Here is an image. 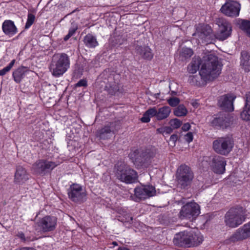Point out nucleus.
<instances>
[{"instance_id": "obj_58", "label": "nucleus", "mask_w": 250, "mask_h": 250, "mask_svg": "<svg viewBox=\"0 0 250 250\" xmlns=\"http://www.w3.org/2000/svg\"><path fill=\"white\" fill-rule=\"evenodd\" d=\"M112 244L114 245V246H117L118 245V244L116 242H112Z\"/></svg>"}, {"instance_id": "obj_6", "label": "nucleus", "mask_w": 250, "mask_h": 250, "mask_svg": "<svg viewBox=\"0 0 250 250\" xmlns=\"http://www.w3.org/2000/svg\"><path fill=\"white\" fill-rule=\"evenodd\" d=\"M115 170L117 178L123 182L131 184L135 182L137 180V172L124 163L116 165Z\"/></svg>"}, {"instance_id": "obj_21", "label": "nucleus", "mask_w": 250, "mask_h": 250, "mask_svg": "<svg viewBox=\"0 0 250 250\" xmlns=\"http://www.w3.org/2000/svg\"><path fill=\"white\" fill-rule=\"evenodd\" d=\"M28 179V175L26 170L21 166L17 167L15 174V182L18 184L23 183Z\"/></svg>"}, {"instance_id": "obj_11", "label": "nucleus", "mask_w": 250, "mask_h": 250, "mask_svg": "<svg viewBox=\"0 0 250 250\" xmlns=\"http://www.w3.org/2000/svg\"><path fill=\"white\" fill-rule=\"evenodd\" d=\"M68 195L70 199L76 203H83L86 200V193L82 187L77 184L70 186L68 190Z\"/></svg>"}, {"instance_id": "obj_3", "label": "nucleus", "mask_w": 250, "mask_h": 250, "mask_svg": "<svg viewBox=\"0 0 250 250\" xmlns=\"http://www.w3.org/2000/svg\"><path fill=\"white\" fill-rule=\"evenodd\" d=\"M70 59L65 53L57 55L50 66V71L55 77L62 76L70 67Z\"/></svg>"}, {"instance_id": "obj_33", "label": "nucleus", "mask_w": 250, "mask_h": 250, "mask_svg": "<svg viewBox=\"0 0 250 250\" xmlns=\"http://www.w3.org/2000/svg\"><path fill=\"white\" fill-rule=\"evenodd\" d=\"M237 208H241L243 210V215L246 217L247 213L250 212V202H245L243 204V206H237Z\"/></svg>"}, {"instance_id": "obj_30", "label": "nucleus", "mask_w": 250, "mask_h": 250, "mask_svg": "<svg viewBox=\"0 0 250 250\" xmlns=\"http://www.w3.org/2000/svg\"><path fill=\"white\" fill-rule=\"evenodd\" d=\"M193 54V52L191 49L188 47H183L181 51L180 55L185 58H189Z\"/></svg>"}, {"instance_id": "obj_28", "label": "nucleus", "mask_w": 250, "mask_h": 250, "mask_svg": "<svg viewBox=\"0 0 250 250\" xmlns=\"http://www.w3.org/2000/svg\"><path fill=\"white\" fill-rule=\"evenodd\" d=\"M174 114L177 117L186 116L188 113V110L183 104H180L174 110Z\"/></svg>"}, {"instance_id": "obj_17", "label": "nucleus", "mask_w": 250, "mask_h": 250, "mask_svg": "<svg viewBox=\"0 0 250 250\" xmlns=\"http://www.w3.org/2000/svg\"><path fill=\"white\" fill-rule=\"evenodd\" d=\"M235 97L231 94L223 95L218 100V105L223 110L232 111L234 110L233 101Z\"/></svg>"}, {"instance_id": "obj_7", "label": "nucleus", "mask_w": 250, "mask_h": 250, "mask_svg": "<svg viewBox=\"0 0 250 250\" xmlns=\"http://www.w3.org/2000/svg\"><path fill=\"white\" fill-rule=\"evenodd\" d=\"M250 238V221L245 224L236 229L224 243L226 245H230L237 242H241Z\"/></svg>"}, {"instance_id": "obj_2", "label": "nucleus", "mask_w": 250, "mask_h": 250, "mask_svg": "<svg viewBox=\"0 0 250 250\" xmlns=\"http://www.w3.org/2000/svg\"><path fill=\"white\" fill-rule=\"evenodd\" d=\"M204 237L197 229L186 230L176 233L173 239L174 244L185 248L196 247L202 244Z\"/></svg>"}, {"instance_id": "obj_54", "label": "nucleus", "mask_w": 250, "mask_h": 250, "mask_svg": "<svg viewBox=\"0 0 250 250\" xmlns=\"http://www.w3.org/2000/svg\"><path fill=\"white\" fill-rule=\"evenodd\" d=\"M132 220H133V217H129V219H128L127 220H126V221L128 223H129L130 224H131L132 222Z\"/></svg>"}, {"instance_id": "obj_46", "label": "nucleus", "mask_w": 250, "mask_h": 250, "mask_svg": "<svg viewBox=\"0 0 250 250\" xmlns=\"http://www.w3.org/2000/svg\"><path fill=\"white\" fill-rule=\"evenodd\" d=\"M173 128L170 127L166 126L165 127V133L167 134H170L172 131Z\"/></svg>"}, {"instance_id": "obj_4", "label": "nucleus", "mask_w": 250, "mask_h": 250, "mask_svg": "<svg viewBox=\"0 0 250 250\" xmlns=\"http://www.w3.org/2000/svg\"><path fill=\"white\" fill-rule=\"evenodd\" d=\"M234 141L230 136L218 137L213 141L212 148L214 151L220 155L227 156L232 150Z\"/></svg>"}, {"instance_id": "obj_53", "label": "nucleus", "mask_w": 250, "mask_h": 250, "mask_svg": "<svg viewBox=\"0 0 250 250\" xmlns=\"http://www.w3.org/2000/svg\"><path fill=\"white\" fill-rule=\"evenodd\" d=\"M192 105L194 107L197 108V107H198L199 104H198V103L197 102H193V103H192Z\"/></svg>"}, {"instance_id": "obj_12", "label": "nucleus", "mask_w": 250, "mask_h": 250, "mask_svg": "<svg viewBox=\"0 0 250 250\" xmlns=\"http://www.w3.org/2000/svg\"><path fill=\"white\" fill-rule=\"evenodd\" d=\"M59 164L45 160H39L32 166V170L37 174H45L53 169Z\"/></svg>"}, {"instance_id": "obj_23", "label": "nucleus", "mask_w": 250, "mask_h": 250, "mask_svg": "<svg viewBox=\"0 0 250 250\" xmlns=\"http://www.w3.org/2000/svg\"><path fill=\"white\" fill-rule=\"evenodd\" d=\"M28 71V69L24 66L20 67L15 70L13 72V77L15 82L20 83Z\"/></svg>"}, {"instance_id": "obj_40", "label": "nucleus", "mask_w": 250, "mask_h": 250, "mask_svg": "<svg viewBox=\"0 0 250 250\" xmlns=\"http://www.w3.org/2000/svg\"><path fill=\"white\" fill-rule=\"evenodd\" d=\"M185 140L188 143H190L193 140V135L191 132H188L184 137Z\"/></svg>"}, {"instance_id": "obj_34", "label": "nucleus", "mask_w": 250, "mask_h": 250, "mask_svg": "<svg viewBox=\"0 0 250 250\" xmlns=\"http://www.w3.org/2000/svg\"><path fill=\"white\" fill-rule=\"evenodd\" d=\"M169 125L173 129H177L181 125L182 122L180 120L175 118L169 121Z\"/></svg>"}, {"instance_id": "obj_13", "label": "nucleus", "mask_w": 250, "mask_h": 250, "mask_svg": "<svg viewBox=\"0 0 250 250\" xmlns=\"http://www.w3.org/2000/svg\"><path fill=\"white\" fill-rule=\"evenodd\" d=\"M212 29L208 25L199 24L196 28V32L193 34L199 40V42H208L212 38Z\"/></svg>"}, {"instance_id": "obj_31", "label": "nucleus", "mask_w": 250, "mask_h": 250, "mask_svg": "<svg viewBox=\"0 0 250 250\" xmlns=\"http://www.w3.org/2000/svg\"><path fill=\"white\" fill-rule=\"evenodd\" d=\"M156 154V151L155 149L152 150H146L143 154V157L145 160L146 161H149L150 159L154 157Z\"/></svg>"}, {"instance_id": "obj_57", "label": "nucleus", "mask_w": 250, "mask_h": 250, "mask_svg": "<svg viewBox=\"0 0 250 250\" xmlns=\"http://www.w3.org/2000/svg\"><path fill=\"white\" fill-rule=\"evenodd\" d=\"M233 178H234V176H232V175H231L230 177H229V179L231 181H234L233 180Z\"/></svg>"}, {"instance_id": "obj_26", "label": "nucleus", "mask_w": 250, "mask_h": 250, "mask_svg": "<svg viewBox=\"0 0 250 250\" xmlns=\"http://www.w3.org/2000/svg\"><path fill=\"white\" fill-rule=\"evenodd\" d=\"M83 42L89 48H94L98 45L96 38L90 34H88L84 37Z\"/></svg>"}, {"instance_id": "obj_49", "label": "nucleus", "mask_w": 250, "mask_h": 250, "mask_svg": "<svg viewBox=\"0 0 250 250\" xmlns=\"http://www.w3.org/2000/svg\"><path fill=\"white\" fill-rule=\"evenodd\" d=\"M157 131L160 133L165 134V127L158 128Z\"/></svg>"}, {"instance_id": "obj_24", "label": "nucleus", "mask_w": 250, "mask_h": 250, "mask_svg": "<svg viewBox=\"0 0 250 250\" xmlns=\"http://www.w3.org/2000/svg\"><path fill=\"white\" fill-rule=\"evenodd\" d=\"M136 50L137 54L141 55L144 59L151 60L153 56L151 49L148 46H137Z\"/></svg>"}, {"instance_id": "obj_37", "label": "nucleus", "mask_w": 250, "mask_h": 250, "mask_svg": "<svg viewBox=\"0 0 250 250\" xmlns=\"http://www.w3.org/2000/svg\"><path fill=\"white\" fill-rule=\"evenodd\" d=\"M242 26L250 37V21H244L242 23Z\"/></svg>"}, {"instance_id": "obj_52", "label": "nucleus", "mask_w": 250, "mask_h": 250, "mask_svg": "<svg viewBox=\"0 0 250 250\" xmlns=\"http://www.w3.org/2000/svg\"><path fill=\"white\" fill-rule=\"evenodd\" d=\"M117 250H130L125 247H120Z\"/></svg>"}, {"instance_id": "obj_15", "label": "nucleus", "mask_w": 250, "mask_h": 250, "mask_svg": "<svg viewBox=\"0 0 250 250\" xmlns=\"http://www.w3.org/2000/svg\"><path fill=\"white\" fill-rule=\"evenodd\" d=\"M135 195L139 199H145L155 195L156 190L152 186H143L134 189Z\"/></svg>"}, {"instance_id": "obj_45", "label": "nucleus", "mask_w": 250, "mask_h": 250, "mask_svg": "<svg viewBox=\"0 0 250 250\" xmlns=\"http://www.w3.org/2000/svg\"><path fill=\"white\" fill-rule=\"evenodd\" d=\"M190 128V125L189 123H186L183 125L182 129L184 131L188 130Z\"/></svg>"}, {"instance_id": "obj_44", "label": "nucleus", "mask_w": 250, "mask_h": 250, "mask_svg": "<svg viewBox=\"0 0 250 250\" xmlns=\"http://www.w3.org/2000/svg\"><path fill=\"white\" fill-rule=\"evenodd\" d=\"M245 105L250 106V92L248 93L246 95Z\"/></svg>"}, {"instance_id": "obj_22", "label": "nucleus", "mask_w": 250, "mask_h": 250, "mask_svg": "<svg viewBox=\"0 0 250 250\" xmlns=\"http://www.w3.org/2000/svg\"><path fill=\"white\" fill-rule=\"evenodd\" d=\"M2 28L3 32L9 36H13L17 32L14 22L10 20L5 21L2 23Z\"/></svg>"}, {"instance_id": "obj_43", "label": "nucleus", "mask_w": 250, "mask_h": 250, "mask_svg": "<svg viewBox=\"0 0 250 250\" xmlns=\"http://www.w3.org/2000/svg\"><path fill=\"white\" fill-rule=\"evenodd\" d=\"M241 65L245 72H248L250 71V62L247 63L246 64H242Z\"/></svg>"}, {"instance_id": "obj_50", "label": "nucleus", "mask_w": 250, "mask_h": 250, "mask_svg": "<svg viewBox=\"0 0 250 250\" xmlns=\"http://www.w3.org/2000/svg\"><path fill=\"white\" fill-rule=\"evenodd\" d=\"M16 250H36L33 248H28V247H23L20 249H17Z\"/></svg>"}, {"instance_id": "obj_18", "label": "nucleus", "mask_w": 250, "mask_h": 250, "mask_svg": "<svg viewBox=\"0 0 250 250\" xmlns=\"http://www.w3.org/2000/svg\"><path fill=\"white\" fill-rule=\"evenodd\" d=\"M232 27L230 23L226 21H223L219 25V30L216 38L220 41H224L229 37L231 34Z\"/></svg>"}, {"instance_id": "obj_35", "label": "nucleus", "mask_w": 250, "mask_h": 250, "mask_svg": "<svg viewBox=\"0 0 250 250\" xmlns=\"http://www.w3.org/2000/svg\"><path fill=\"white\" fill-rule=\"evenodd\" d=\"M250 56L246 51H243L241 53V65L246 64L249 62Z\"/></svg>"}, {"instance_id": "obj_27", "label": "nucleus", "mask_w": 250, "mask_h": 250, "mask_svg": "<svg viewBox=\"0 0 250 250\" xmlns=\"http://www.w3.org/2000/svg\"><path fill=\"white\" fill-rule=\"evenodd\" d=\"M171 112V109L168 106L161 107L157 110V119L162 120L168 117Z\"/></svg>"}, {"instance_id": "obj_42", "label": "nucleus", "mask_w": 250, "mask_h": 250, "mask_svg": "<svg viewBox=\"0 0 250 250\" xmlns=\"http://www.w3.org/2000/svg\"><path fill=\"white\" fill-rule=\"evenodd\" d=\"M77 28V26H73L69 29L68 33L72 36L75 33Z\"/></svg>"}, {"instance_id": "obj_39", "label": "nucleus", "mask_w": 250, "mask_h": 250, "mask_svg": "<svg viewBox=\"0 0 250 250\" xmlns=\"http://www.w3.org/2000/svg\"><path fill=\"white\" fill-rule=\"evenodd\" d=\"M15 62V60H13L7 66L5 67L4 68H3L2 69L3 71L4 72H5V73H6L7 72H8V71H9L10 70V69L12 68V67H13V66L14 65Z\"/></svg>"}, {"instance_id": "obj_14", "label": "nucleus", "mask_w": 250, "mask_h": 250, "mask_svg": "<svg viewBox=\"0 0 250 250\" xmlns=\"http://www.w3.org/2000/svg\"><path fill=\"white\" fill-rule=\"evenodd\" d=\"M240 4L233 0L227 1L221 8V12L229 17H237L239 14Z\"/></svg>"}, {"instance_id": "obj_20", "label": "nucleus", "mask_w": 250, "mask_h": 250, "mask_svg": "<svg viewBox=\"0 0 250 250\" xmlns=\"http://www.w3.org/2000/svg\"><path fill=\"white\" fill-rule=\"evenodd\" d=\"M213 126L216 128H227L232 124L231 119L229 116H221L215 118L211 122Z\"/></svg>"}, {"instance_id": "obj_29", "label": "nucleus", "mask_w": 250, "mask_h": 250, "mask_svg": "<svg viewBox=\"0 0 250 250\" xmlns=\"http://www.w3.org/2000/svg\"><path fill=\"white\" fill-rule=\"evenodd\" d=\"M241 117L244 120H250V106L245 105L243 111L241 114Z\"/></svg>"}, {"instance_id": "obj_55", "label": "nucleus", "mask_w": 250, "mask_h": 250, "mask_svg": "<svg viewBox=\"0 0 250 250\" xmlns=\"http://www.w3.org/2000/svg\"><path fill=\"white\" fill-rule=\"evenodd\" d=\"M6 73H5V72H4L2 69L0 70V76H3Z\"/></svg>"}, {"instance_id": "obj_32", "label": "nucleus", "mask_w": 250, "mask_h": 250, "mask_svg": "<svg viewBox=\"0 0 250 250\" xmlns=\"http://www.w3.org/2000/svg\"><path fill=\"white\" fill-rule=\"evenodd\" d=\"M35 16L32 13H29L27 16V21L25 25V29H28L33 24L35 21Z\"/></svg>"}, {"instance_id": "obj_47", "label": "nucleus", "mask_w": 250, "mask_h": 250, "mask_svg": "<svg viewBox=\"0 0 250 250\" xmlns=\"http://www.w3.org/2000/svg\"><path fill=\"white\" fill-rule=\"evenodd\" d=\"M82 75V72L81 71H79V70H76L74 72V76L78 78L80 77Z\"/></svg>"}, {"instance_id": "obj_51", "label": "nucleus", "mask_w": 250, "mask_h": 250, "mask_svg": "<svg viewBox=\"0 0 250 250\" xmlns=\"http://www.w3.org/2000/svg\"><path fill=\"white\" fill-rule=\"evenodd\" d=\"M72 36L68 33L64 38V40L65 41H67Z\"/></svg>"}, {"instance_id": "obj_8", "label": "nucleus", "mask_w": 250, "mask_h": 250, "mask_svg": "<svg viewBox=\"0 0 250 250\" xmlns=\"http://www.w3.org/2000/svg\"><path fill=\"white\" fill-rule=\"evenodd\" d=\"M193 173L189 167L186 165H181L177 169L176 179L178 185L185 188L188 186L193 178Z\"/></svg>"}, {"instance_id": "obj_48", "label": "nucleus", "mask_w": 250, "mask_h": 250, "mask_svg": "<svg viewBox=\"0 0 250 250\" xmlns=\"http://www.w3.org/2000/svg\"><path fill=\"white\" fill-rule=\"evenodd\" d=\"M17 236H18V237L21 238L22 240L25 241V236H24V233L22 232H21V231L19 232L17 234Z\"/></svg>"}, {"instance_id": "obj_36", "label": "nucleus", "mask_w": 250, "mask_h": 250, "mask_svg": "<svg viewBox=\"0 0 250 250\" xmlns=\"http://www.w3.org/2000/svg\"><path fill=\"white\" fill-rule=\"evenodd\" d=\"M167 102L170 106L172 107H175L179 104L180 100L177 97H173L167 99Z\"/></svg>"}, {"instance_id": "obj_19", "label": "nucleus", "mask_w": 250, "mask_h": 250, "mask_svg": "<svg viewBox=\"0 0 250 250\" xmlns=\"http://www.w3.org/2000/svg\"><path fill=\"white\" fill-rule=\"evenodd\" d=\"M226 162L224 158L220 156H215L212 159L211 166L214 172L222 174L225 171Z\"/></svg>"}, {"instance_id": "obj_9", "label": "nucleus", "mask_w": 250, "mask_h": 250, "mask_svg": "<svg viewBox=\"0 0 250 250\" xmlns=\"http://www.w3.org/2000/svg\"><path fill=\"white\" fill-rule=\"evenodd\" d=\"M200 213V206L194 202H189L184 205L179 212V217L183 219H195Z\"/></svg>"}, {"instance_id": "obj_38", "label": "nucleus", "mask_w": 250, "mask_h": 250, "mask_svg": "<svg viewBox=\"0 0 250 250\" xmlns=\"http://www.w3.org/2000/svg\"><path fill=\"white\" fill-rule=\"evenodd\" d=\"M177 139L178 136L176 134L172 135L169 139V145L171 147L175 146Z\"/></svg>"}, {"instance_id": "obj_16", "label": "nucleus", "mask_w": 250, "mask_h": 250, "mask_svg": "<svg viewBox=\"0 0 250 250\" xmlns=\"http://www.w3.org/2000/svg\"><path fill=\"white\" fill-rule=\"evenodd\" d=\"M119 128L120 125L118 123L116 122L109 123L97 132V136L102 139H107L111 134L117 131Z\"/></svg>"}, {"instance_id": "obj_5", "label": "nucleus", "mask_w": 250, "mask_h": 250, "mask_svg": "<svg viewBox=\"0 0 250 250\" xmlns=\"http://www.w3.org/2000/svg\"><path fill=\"white\" fill-rule=\"evenodd\" d=\"M246 219L243 215V210L241 208L236 207L230 208L225 214L224 222L227 227L235 228L241 225Z\"/></svg>"}, {"instance_id": "obj_56", "label": "nucleus", "mask_w": 250, "mask_h": 250, "mask_svg": "<svg viewBox=\"0 0 250 250\" xmlns=\"http://www.w3.org/2000/svg\"><path fill=\"white\" fill-rule=\"evenodd\" d=\"M159 95H160V93H159L154 94V97L156 99H157L159 98Z\"/></svg>"}, {"instance_id": "obj_25", "label": "nucleus", "mask_w": 250, "mask_h": 250, "mask_svg": "<svg viewBox=\"0 0 250 250\" xmlns=\"http://www.w3.org/2000/svg\"><path fill=\"white\" fill-rule=\"evenodd\" d=\"M156 116L157 118V110L155 107L149 108L144 114L141 120L143 123H148L150 120V118Z\"/></svg>"}, {"instance_id": "obj_10", "label": "nucleus", "mask_w": 250, "mask_h": 250, "mask_svg": "<svg viewBox=\"0 0 250 250\" xmlns=\"http://www.w3.org/2000/svg\"><path fill=\"white\" fill-rule=\"evenodd\" d=\"M57 218L52 216H45L40 219L35 225L36 229L43 232L54 230L57 226Z\"/></svg>"}, {"instance_id": "obj_41", "label": "nucleus", "mask_w": 250, "mask_h": 250, "mask_svg": "<svg viewBox=\"0 0 250 250\" xmlns=\"http://www.w3.org/2000/svg\"><path fill=\"white\" fill-rule=\"evenodd\" d=\"M76 86H86L87 85V82L86 80L83 79L80 80L76 84Z\"/></svg>"}, {"instance_id": "obj_1", "label": "nucleus", "mask_w": 250, "mask_h": 250, "mask_svg": "<svg viewBox=\"0 0 250 250\" xmlns=\"http://www.w3.org/2000/svg\"><path fill=\"white\" fill-rule=\"evenodd\" d=\"M199 75L204 82L212 81L221 74L222 65L218 57L213 53L204 55L201 59L195 56L188 66V71L191 74H195L199 70Z\"/></svg>"}]
</instances>
